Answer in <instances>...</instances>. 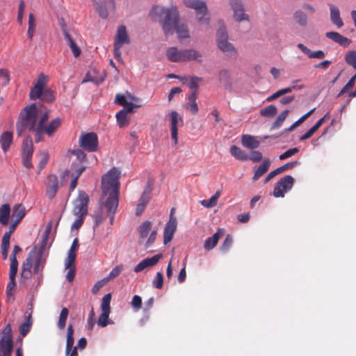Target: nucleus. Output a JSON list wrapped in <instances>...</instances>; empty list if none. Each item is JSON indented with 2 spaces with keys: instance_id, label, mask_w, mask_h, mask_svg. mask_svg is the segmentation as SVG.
<instances>
[{
  "instance_id": "obj_1",
  "label": "nucleus",
  "mask_w": 356,
  "mask_h": 356,
  "mask_svg": "<svg viewBox=\"0 0 356 356\" xmlns=\"http://www.w3.org/2000/svg\"><path fill=\"white\" fill-rule=\"evenodd\" d=\"M152 14L159 18L162 29L166 36L171 35L179 20L178 8L172 5L170 8L156 6L152 10Z\"/></svg>"
},
{
  "instance_id": "obj_2",
  "label": "nucleus",
  "mask_w": 356,
  "mask_h": 356,
  "mask_svg": "<svg viewBox=\"0 0 356 356\" xmlns=\"http://www.w3.org/2000/svg\"><path fill=\"white\" fill-rule=\"evenodd\" d=\"M120 171L113 168L102 179V192L104 196L108 194L106 199L108 204L116 205L117 200H119L120 190Z\"/></svg>"
},
{
  "instance_id": "obj_3",
  "label": "nucleus",
  "mask_w": 356,
  "mask_h": 356,
  "mask_svg": "<svg viewBox=\"0 0 356 356\" xmlns=\"http://www.w3.org/2000/svg\"><path fill=\"white\" fill-rule=\"evenodd\" d=\"M167 59L172 63H186L195 60L202 62V54L194 49H179L177 47H170L166 49Z\"/></svg>"
},
{
  "instance_id": "obj_4",
  "label": "nucleus",
  "mask_w": 356,
  "mask_h": 356,
  "mask_svg": "<svg viewBox=\"0 0 356 356\" xmlns=\"http://www.w3.org/2000/svg\"><path fill=\"white\" fill-rule=\"evenodd\" d=\"M37 120L38 109L35 104L24 108L16 124L18 136L22 135L26 130L31 131L37 128Z\"/></svg>"
},
{
  "instance_id": "obj_5",
  "label": "nucleus",
  "mask_w": 356,
  "mask_h": 356,
  "mask_svg": "<svg viewBox=\"0 0 356 356\" xmlns=\"http://www.w3.org/2000/svg\"><path fill=\"white\" fill-rule=\"evenodd\" d=\"M216 33V44L219 50L227 57L235 59L238 57V51L234 45L229 42V35L223 22H220Z\"/></svg>"
},
{
  "instance_id": "obj_6",
  "label": "nucleus",
  "mask_w": 356,
  "mask_h": 356,
  "mask_svg": "<svg viewBox=\"0 0 356 356\" xmlns=\"http://www.w3.org/2000/svg\"><path fill=\"white\" fill-rule=\"evenodd\" d=\"M294 184V179L291 175L281 178L275 184L273 195L275 197H284V193L289 191Z\"/></svg>"
},
{
  "instance_id": "obj_7",
  "label": "nucleus",
  "mask_w": 356,
  "mask_h": 356,
  "mask_svg": "<svg viewBox=\"0 0 356 356\" xmlns=\"http://www.w3.org/2000/svg\"><path fill=\"white\" fill-rule=\"evenodd\" d=\"M79 145L83 149L92 152L97 149L98 137L95 133L83 134L79 137Z\"/></svg>"
},
{
  "instance_id": "obj_8",
  "label": "nucleus",
  "mask_w": 356,
  "mask_h": 356,
  "mask_svg": "<svg viewBox=\"0 0 356 356\" xmlns=\"http://www.w3.org/2000/svg\"><path fill=\"white\" fill-rule=\"evenodd\" d=\"M88 195L85 191H80L78 197L74 202L73 214L86 216L88 213Z\"/></svg>"
},
{
  "instance_id": "obj_9",
  "label": "nucleus",
  "mask_w": 356,
  "mask_h": 356,
  "mask_svg": "<svg viewBox=\"0 0 356 356\" xmlns=\"http://www.w3.org/2000/svg\"><path fill=\"white\" fill-rule=\"evenodd\" d=\"M111 300V294H106L102 300L101 309L102 313L99 316L97 324L101 327H106L109 324V314L111 312L110 303Z\"/></svg>"
},
{
  "instance_id": "obj_10",
  "label": "nucleus",
  "mask_w": 356,
  "mask_h": 356,
  "mask_svg": "<svg viewBox=\"0 0 356 356\" xmlns=\"http://www.w3.org/2000/svg\"><path fill=\"white\" fill-rule=\"evenodd\" d=\"M59 188L58 178L56 175L50 174L45 182V195L49 200L55 197Z\"/></svg>"
},
{
  "instance_id": "obj_11",
  "label": "nucleus",
  "mask_w": 356,
  "mask_h": 356,
  "mask_svg": "<svg viewBox=\"0 0 356 356\" xmlns=\"http://www.w3.org/2000/svg\"><path fill=\"white\" fill-rule=\"evenodd\" d=\"M170 120L171 137L175 145H177L178 141V127L184 125V120L175 111H172L170 113Z\"/></svg>"
},
{
  "instance_id": "obj_12",
  "label": "nucleus",
  "mask_w": 356,
  "mask_h": 356,
  "mask_svg": "<svg viewBox=\"0 0 356 356\" xmlns=\"http://www.w3.org/2000/svg\"><path fill=\"white\" fill-rule=\"evenodd\" d=\"M93 2L96 11L102 19H106L108 15V10L113 9L114 0H91Z\"/></svg>"
},
{
  "instance_id": "obj_13",
  "label": "nucleus",
  "mask_w": 356,
  "mask_h": 356,
  "mask_svg": "<svg viewBox=\"0 0 356 356\" xmlns=\"http://www.w3.org/2000/svg\"><path fill=\"white\" fill-rule=\"evenodd\" d=\"M168 78H178L184 86L190 88V89H197L199 87L203 86L204 83L203 79L197 76L179 77L173 74H169Z\"/></svg>"
},
{
  "instance_id": "obj_14",
  "label": "nucleus",
  "mask_w": 356,
  "mask_h": 356,
  "mask_svg": "<svg viewBox=\"0 0 356 356\" xmlns=\"http://www.w3.org/2000/svg\"><path fill=\"white\" fill-rule=\"evenodd\" d=\"M177 225V218L174 216L170 215L169 220L166 223L163 231L164 244H167L172 241L173 234L176 231Z\"/></svg>"
},
{
  "instance_id": "obj_15",
  "label": "nucleus",
  "mask_w": 356,
  "mask_h": 356,
  "mask_svg": "<svg viewBox=\"0 0 356 356\" xmlns=\"http://www.w3.org/2000/svg\"><path fill=\"white\" fill-rule=\"evenodd\" d=\"M162 257L163 255L161 254H159L153 256L152 257L143 259L134 267V272L139 273L148 267L155 266Z\"/></svg>"
},
{
  "instance_id": "obj_16",
  "label": "nucleus",
  "mask_w": 356,
  "mask_h": 356,
  "mask_svg": "<svg viewBox=\"0 0 356 356\" xmlns=\"http://www.w3.org/2000/svg\"><path fill=\"white\" fill-rule=\"evenodd\" d=\"M36 248L35 247L29 252L26 260L24 261L22 268L21 275L25 278H29L31 275V268L33 267V257L35 254Z\"/></svg>"
},
{
  "instance_id": "obj_17",
  "label": "nucleus",
  "mask_w": 356,
  "mask_h": 356,
  "mask_svg": "<svg viewBox=\"0 0 356 356\" xmlns=\"http://www.w3.org/2000/svg\"><path fill=\"white\" fill-rule=\"evenodd\" d=\"M30 98L33 100L39 99L45 102H51L55 97L54 90H31Z\"/></svg>"
},
{
  "instance_id": "obj_18",
  "label": "nucleus",
  "mask_w": 356,
  "mask_h": 356,
  "mask_svg": "<svg viewBox=\"0 0 356 356\" xmlns=\"http://www.w3.org/2000/svg\"><path fill=\"white\" fill-rule=\"evenodd\" d=\"M325 36L343 47H348L352 42L351 40L335 31L327 32L325 33Z\"/></svg>"
},
{
  "instance_id": "obj_19",
  "label": "nucleus",
  "mask_w": 356,
  "mask_h": 356,
  "mask_svg": "<svg viewBox=\"0 0 356 356\" xmlns=\"http://www.w3.org/2000/svg\"><path fill=\"white\" fill-rule=\"evenodd\" d=\"M104 71L98 74L96 69H92L87 72L82 82L91 81L97 86L104 81Z\"/></svg>"
},
{
  "instance_id": "obj_20",
  "label": "nucleus",
  "mask_w": 356,
  "mask_h": 356,
  "mask_svg": "<svg viewBox=\"0 0 356 356\" xmlns=\"http://www.w3.org/2000/svg\"><path fill=\"white\" fill-rule=\"evenodd\" d=\"M134 107L135 105L134 104H129L126 108L116 113V119L120 127H123L128 124L127 115L128 113L133 112Z\"/></svg>"
},
{
  "instance_id": "obj_21",
  "label": "nucleus",
  "mask_w": 356,
  "mask_h": 356,
  "mask_svg": "<svg viewBox=\"0 0 356 356\" xmlns=\"http://www.w3.org/2000/svg\"><path fill=\"white\" fill-rule=\"evenodd\" d=\"M130 42L129 37L127 33L126 27L123 25L120 26L118 29L117 34L115 38V44L123 46Z\"/></svg>"
},
{
  "instance_id": "obj_22",
  "label": "nucleus",
  "mask_w": 356,
  "mask_h": 356,
  "mask_svg": "<svg viewBox=\"0 0 356 356\" xmlns=\"http://www.w3.org/2000/svg\"><path fill=\"white\" fill-rule=\"evenodd\" d=\"M298 48L301 50L309 58L323 59L325 56V54L322 50H317L315 51H311L307 47L302 43L297 44Z\"/></svg>"
},
{
  "instance_id": "obj_23",
  "label": "nucleus",
  "mask_w": 356,
  "mask_h": 356,
  "mask_svg": "<svg viewBox=\"0 0 356 356\" xmlns=\"http://www.w3.org/2000/svg\"><path fill=\"white\" fill-rule=\"evenodd\" d=\"M241 143L243 146L252 149L258 148L260 145V142L255 136L248 134L242 136Z\"/></svg>"
},
{
  "instance_id": "obj_24",
  "label": "nucleus",
  "mask_w": 356,
  "mask_h": 356,
  "mask_svg": "<svg viewBox=\"0 0 356 356\" xmlns=\"http://www.w3.org/2000/svg\"><path fill=\"white\" fill-rule=\"evenodd\" d=\"M330 20L332 23L335 25L338 29L343 26V22L340 17L339 9L333 4L330 6Z\"/></svg>"
},
{
  "instance_id": "obj_25",
  "label": "nucleus",
  "mask_w": 356,
  "mask_h": 356,
  "mask_svg": "<svg viewBox=\"0 0 356 356\" xmlns=\"http://www.w3.org/2000/svg\"><path fill=\"white\" fill-rule=\"evenodd\" d=\"M197 95L196 90H194L187 97L188 102L185 106V108L189 110L193 114H196L198 112L199 108L196 102Z\"/></svg>"
},
{
  "instance_id": "obj_26",
  "label": "nucleus",
  "mask_w": 356,
  "mask_h": 356,
  "mask_svg": "<svg viewBox=\"0 0 356 356\" xmlns=\"http://www.w3.org/2000/svg\"><path fill=\"white\" fill-rule=\"evenodd\" d=\"M13 133L10 131H4L0 136L1 147L4 152H6L11 143H13Z\"/></svg>"
},
{
  "instance_id": "obj_27",
  "label": "nucleus",
  "mask_w": 356,
  "mask_h": 356,
  "mask_svg": "<svg viewBox=\"0 0 356 356\" xmlns=\"http://www.w3.org/2000/svg\"><path fill=\"white\" fill-rule=\"evenodd\" d=\"M270 165V161L268 159H265L255 170L252 177V181H256L260 177H261L268 170Z\"/></svg>"
},
{
  "instance_id": "obj_28",
  "label": "nucleus",
  "mask_w": 356,
  "mask_h": 356,
  "mask_svg": "<svg viewBox=\"0 0 356 356\" xmlns=\"http://www.w3.org/2000/svg\"><path fill=\"white\" fill-rule=\"evenodd\" d=\"M10 211L8 204H3L0 207V223L2 225L6 226L8 224Z\"/></svg>"
},
{
  "instance_id": "obj_29",
  "label": "nucleus",
  "mask_w": 356,
  "mask_h": 356,
  "mask_svg": "<svg viewBox=\"0 0 356 356\" xmlns=\"http://www.w3.org/2000/svg\"><path fill=\"white\" fill-rule=\"evenodd\" d=\"M183 3L186 8L193 9L195 12L202 8L206 10L207 3L203 0H183Z\"/></svg>"
},
{
  "instance_id": "obj_30",
  "label": "nucleus",
  "mask_w": 356,
  "mask_h": 356,
  "mask_svg": "<svg viewBox=\"0 0 356 356\" xmlns=\"http://www.w3.org/2000/svg\"><path fill=\"white\" fill-rule=\"evenodd\" d=\"M196 17L198 22L201 25L209 26L210 17L209 16V11L207 5H206V10L204 8L200 9L196 12Z\"/></svg>"
},
{
  "instance_id": "obj_31",
  "label": "nucleus",
  "mask_w": 356,
  "mask_h": 356,
  "mask_svg": "<svg viewBox=\"0 0 356 356\" xmlns=\"http://www.w3.org/2000/svg\"><path fill=\"white\" fill-rule=\"evenodd\" d=\"M13 349V341L0 339V356H11Z\"/></svg>"
},
{
  "instance_id": "obj_32",
  "label": "nucleus",
  "mask_w": 356,
  "mask_h": 356,
  "mask_svg": "<svg viewBox=\"0 0 356 356\" xmlns=\"http://www.w3.org/2000/svg\"><path fill=\"white\" fill-rule=\"evenodd\" d=\"M25 214V207L22 204H18L13 207L12 217L17 221V223H19L23 219Z\"/></svg>"
},
{
  "instance_id": "obj_33",
  "label": "nucleus",
  "mask_w": 356,
  "mask_h": 356,
  "mask_svg": "<svg viewBox=\"0 0 356 356\" xmlns=\"http://www.w3.org/2000/svg\"><path fill=\"white\" fill-rule=\"evenodd\" d=\"M33 153V140L31 137L24 138L22 144V156H32Z\"/></svg>"
},
{
  "instance_id": "obj_34",
  "label": "nucleus",
  "mask_w": 356,
  "mask_h": 356,
  "mask_svg": "<svg viewBox=\"0 0 356 356\" xmlns=\"http://www.w3.org/2000/svg\"><path fill=\"white\" fill-rule=\"evenodd\" d=\"M175 31L177 33V37L179 40L186 39L190 38L189 30L185 24H180L179 22L176 24Z\"/></svg>"
},
{
  "instance_id": "obj_35",
  "label": "nucleus",
  "mask_w": 356,
  "mask_h": 356,
  "mask_svg": "<svg viewBox=\"0 0 356 356\" xmlns=\"http://www.w3.org/2000/svg\"><path fill=\"white\" fill-rule=\"evenodd\" d=\"M149 195L147 193H146L145 192H144L142 194V195L140 196V197L138 200V203L136 207V215L137 216H139L143 212L147 203L149 202Z\"/></svg>"
},
{
  "instance_id": "obj_36",
  "label": "nucleus",
  "mask_w": 356,
  "mask_h": 356,
  "mask_svg": "<svg viewBox=\"0 0 356 356\" xmlns=\"http://www.w3.org/2000/svg\"><path fill=\"white\" fill-rule=\"evenodd\" d=\"M220 237V232H216L212 236L207 238L204 243V248L206 250H212L218 243Z\"/></svg>"
},
{
  "instance_id": "obj_37",
  "label": "nucleus",
  "mask_w": 356,
  "mask_h": 356,
  "mask_svg": "<svg viewBox=\"0 0 356 356\" xmlns=\"http://www.w3.org/2000/svg\"><path fill=\"white\" fill-rule=\"evenodd\" d=\"M230 154L232 156L235 157L236 159L240 161H247L248 160V154L240 147L236 145H232L230 147Z\"/></svg>"
},
{
  "instance_id": "obj_38",
  "label": "nucleus",
  "mask_w": 356,
  "mask_h": 356,
  "mask_svg": "<svg viewBox=\"0 0 356 356\" xmlns=\"http://www.w3.org/2000/svg\"><path fill=\"white\" fill-rule=\"evenodd\" d=\"M45 247H46V241L43 240L42 243L38 250V256H37V258L34 263L33 273L35 274L38 273L39 271L40 270V263H41L42 255L44 251Z\"/></svg>"
},
{
  "instance_id": "obj_39",
  "label": "nucleus",
  "mask_w": 356,
  "mask_h": 356,
  "mask_svg": "<svg viewBox=\"0 0 356 356\" xmlns=\"http://www.w3.org/2000/svg\"><path fill=\"white\" fill-rule=\"evenodd\" d=\"M74 329L72 324H70L67 329V341H66V348H65V352H69L71 350V349L74 346Z\"/></svg>"
},
{
  "instance_id": "obj_40",
  "label": "nucleus",
  "mask_w": 356,
  "mask_h": 356,
  "mask_svg": "<svg viewBox=\"0 0 356 356\" xmlns=\"http://www.w3.org/2000/svg\"><path fill=\"white\" fill-rule=\"evenodd\" d=\"M60 124V119L59 118H56L52 120L47 126L44 127V131L45 134L49 136H51L54 132L58 129V127Z\"/></svg>"
},
{
  "instance_id": "obj_41",
  "label": "nucleus",
  "mask_w": 356,
  "mask_h": 356,
  "mask_svg": "<svg viewBox=\"0 0 356 356\" xmlns=\"http://www.w3.org/2000/svg\"><path fill=\"white\" fill-rule=\"evenodd\" d=\"M152 224L149 220H146L141 223L138 229L139 236L140 238L144 239L147 236L149 231L152 229Z\"/></svg>"
},
{
  "instance_id": "obj_42",
  "label": "nucleus",
  "mask_w": 356,
  "mask_h": 356,
  "mask_svg": "<svg viewBox=\"0 0 356 356\" xmlns=\"http://www.w3.org/2000/svg\"><path fill=\"white\" fill-rule=\"evenodd\" d=\"M293 18L300 26L305 27L307 25V16L303 11H296L293 14Z\"/></svg>"
},
{
  "instance_id": "obj_43",
  "label": "nucleus",
  "mask_w": 356,
  "mask_h": 356,
  "mask_svg": "<svg viewBox=\"0 0 356 356\" xmlns=\"http://www.w3.org/2000/svg\"><path fill=\"white\" fill-rule=\"evenodd\" d=\"M118 204H119V200H117L116 205H115V206L108 204V200H106V202L104 203V205L105 208L106 209L108 216L110 218V222L111 225L113 223L114 216H115L116 210L118 209Z\"/></svg>"
},
{
  "instance_id": "obj_44",
  "label": "nucleus",
  "mask_w": 356,
  "mask_h": 356,
  "mask_svg": "<svg viewBox=\"0 0 356 356\" xmlns=\"http://www.w3.org/2000/svg\"><path fill=\"white\" fill-rule=\"evenodd\" d=\"M220 195V191H216V193L209 200H204L201 202V204L207 207L211 208L215 207L217 204L218 200Z\"/></svg>"
},
{
  "instance_id": "obj_45",
  "label": "nucleus",
  "mask_w": 356,
  "mask_h": 356,
  "mask_svg": "<svg viewBox=\"0 0 356 356\" xmlns=\"http://www.w3.org/2000/svg\"><path fill=\"white\" fill-rule=\"evenodd\" d=\"M35 29V18L33 14L30 13L29 15V27L27 30L28 38L32 40Z\"/></svg>"
},
{
  "instance_id": "obj_46",
  "label": "nucleus",
  "mask_w": 356,
  "mask_h": 356,
  "mask_svg": "<svg viewBox=\"0 0 356 356\" xmlns=\"http://www.w3.org/2000/svg\"><path fill=\"white\" fill-rule=\"evenodd\" d=\"M277 112V108L274 105H269L260 110V115L264 117H274Z\"/></svg>"
},
{
  "instance_id": "obj_47",
  "label": "nucleus",
  "mask_w": 356,
  "mask_h": 356,
  "mask_svg": "<svg viewBox=\"0 0 356 356\" xmlns=\"http://www.w3.org/2000/svg\"><path fill=\"white\" fill-rule=\"evenodd\" d=\"M69 311L67 308L63 307L60 313L59 319L58 322V327L59 329L63 330L65 327L66 321L68 316Z\"/></svg>"
},
{
  "instance_id": "obj_48",
  "label": "nucleus",
  "mask_w": 356,
  "mask_h": 356,
  "mask_svg": "<svg viewBox=\"0 0 356 356\" xmlns=\"http://www.w3.org/2000/svg\"><path fill=\"white\" fill-rule=\"evenodd\" d=\"M32 324L31 316L29 315L25 322H24L19 327L20 334L25 337L30 331Z\"/></svg>"
},
{
  "instance_id": "obj_49",
  "label": "nucleus",
  "mask_w": 356,
  "mask_h": 356,
  "mask_svg": "<svg viewBox=\"0 0 356 356\" xmlns=\"http://www.w3.org/2000/svg\"><path fill=\"white\" fill-rule=\"evenodd\" d=\"M48 81H49L48 76H45L42 73L40 74L38 79V81H36L35 84L34 85V86L32 89H35V90L44 89V88L47 85Z\"/></svg>"
},
{
  "instance_id": "obj_50",
  "label": "nucleus",
  "mask_w": 356,
  "mask_h": 356,
  "mask_svg": "<svg viewBox=\"0 0 356 356\" xmlns=\"http://www.w3.org/2000/svg\"><path fill=\"white\" fill-rule=\"evenodd\" d=\"M234 13V19L238 22H241L243 21H249V17L248 15L245 13L244 8H241L240 10H236L233 11Z\"/></svg>"
},
{
  "instance_id": "obj_51",
  "label": "nucleus",
  "mask_w": 356,
  "mask_h": 356,
  "mask_svg": "<svg viewBox=\"0 0 356 356\" xmlns=\"http://www.w3.org/2000/svg\"><path fill=\"white\" fill-rule=\"evenodd\" d=\"M288 114H289L288 110H284L282 113H280V115L277 116V119L275 120V121L273 122L271 129H274L280 127L282 124V123L285 120V119L286 118Z\"/></svg>"
},
{
  "instance_id": "obj_52",
  "label": "nucleus",
  "mask_w": 356,
  "mask_h": 356,
  "mask_svg": "<svg viewBox=\"0 0 356 356\" xmlns=\"http://www.w3.org/2000/svg\"><path fill=\"white\" fill-rule=\"evenodd\" d=\"M315 108L310 110L309 112L303 115L301 118H300L296 122H295L290 127H289L286 131H291L293 130L296 127L302 124L306 119H307L315 111Z\"/></svg>"
},
{
  "instance_id": "obj_53",
  "label": "nucleus",
  "mask_w": 356,
  "mask_h": 356,
  "mask_svg": "<svg viewBox=\"0 0 356 356\" xmlns=\"http://www.w3.org/2000/svg\"><path fill=\"white\" fill-rule=\"evenodd\" d=\"M315 108L310 110L309 112L303 115L301 118H300L296 122H295L290 127H289L286 131H291L293 130L296 127L302 124L306 119H307L315 111Z\"/></svg>"
},
{
  "instance_id": "obj_54",
  "label": "nucleus",
  "mask_w": 356,
  "mask_h": 356,
  "mask_svg": "<svg viewBox=\"0 0 356 356\" xmlns=\"http://www.w3.org/2000/svg\"><path fill=\"white\" fill-rule=\"evenodd\" d=\"M1 248L2 257L3 259H6L8 257V252L10 248V241L8 240L7 236L2 237Z\"/></svg>"
},
{
  "instance_id": "obj_55",
  "label": "nucleus",
  "mask_w": 356,
  "mask_h": 356,
  "mask_svg": "<svg viewBox=\"0 0 356 356\" xmlns=\"http://www.w3.org/2000/svg\"><path fill=\"white\" fill-rule=\"evenodd\" d=\"M345 60L349 65L356 70V51H348L345 56Z\"/></svg>"
},
{
  "instance_id": "obj_56",
  "label": "nucleus",
  "mask_w": 356,
  "mask_h": 356,
  "mask_svg": "<svg viewBox=\"0 0 356 356\" xmlns=\"http://www.w3.org/2000/svg\"><path fill=\"white\" fill-rule=\"evenodd\" d=\"M2 337L1 339H3L5 341H13V334H12V327L10 323H8L5 327L2 330Z\"/></svg>"
},
{
  "instance_id": "obj_57",
  "label": "nucleus",
  "mask_w": 356,
  "mask_h": 356,
  "mask_svg": "<svg viewBox=\"0 0 356 356\" xmlns=\"http://www.w3.org/2000/svg\"><path fill=\"white\" fill-rule=\"evenodd\" d=\"M124 268V266L122 264H120L116 266L114 268L112 269V270L110 272L108 275L104 278V280H106V281L109 280H113L115 277H117L120 274L122 273V270Z\"/></svg>"
},
{
  "instance_id": "obj_58",
  "label": "nucleus",
  "mask_w": 356,
  "mask_h": 356,
  "mask_svg": "<svg viewBox=\"0 0 356 356\" xmlns=\"http://www.w3.org/2000/svg\"><path fill=\"white\" fill-rule=\"evenodd\" d=\"M10 81L9 72L6 69H0V86L5 87Z\"/></svg>"
},
{
  "instance_id": "obj_59",
  "label": "nucleus",
  "mask_w": 356,
  "mask_h": 356,
  "mask_svg": "<svg viewBox=\"0 0 356 356\" xmlns=\"http://www.w3.org/2000/svg\"><path fill=\"white\" fill-rule=\"evenodd\" d=\"M40 159L38 163V168H39L38 173H40V171L45 167V165H47V163L49 161V155L46 152H41L40 154Z\"/></svg>"
},
{
  "instance_id": "obj_60",
  "label": "nucleus",
  "mask_w": 356,
  "mask_h": 356,
  "mask_svg": "<svg viewBox=\"0 0 356 356\" xmlns=\"http://www.w3.org/2000/svg\"><path fill=\"white\" fill-rule=\"evenodd\" d=\"M152 285L159 289H161L163 286V275L162 273L157 272L156 276L152 281Z\"/></svg>"
},
{
  "instance_id": "obj_61",
  "label": "nucleus",
  "mask_w": 356,
  "mask_h": 356,
  "mask_svg": "<svg viewBox=\"0 0 356 356\" xmlns=\"http://www.w3.org/2000/svg\"><path fill=\"white\" fill-rule=\"evenodd\" d=\"M76 253L72 252V251H68L67 257L65 264V268L74 266V264L76 260Z\"/></svg>"
},
{
  "instance_id": "obj_62",
  "label": "nucleus",
  "mask_w": 356,
  "mask_h": 356,
  "mask_svg": "<svg viewBox=\"0 0 356 356\" xmlns=\"http://www.w3.org/2000/svg\"><path fill=\"white\" fill-rule=\"evenodd\" d=\"M94 220H95V222H94L93 228H96L102 222V221L104 220L103 212L101 209H98V210L95 211V212L94 213Z\"/></svg>"
},
{
  "instance_id": "obj_63",
  "label": "nucleus",
  "mask_w": 356,
  "mask_h": 356,
  "mask_svg": "<svg viewBox=\"0 0 356 356\" xmlns=\"http://www.w3.org/2000/svg\"><path fill=\"white\" fill-rule=\"evenodd\" d=\"M18 268V261L17 259H10V266L9 277H15Z\"/></svg>"
},
{
  "instance_id": "obj_64",
  "label": "nucleus",
  "mask_w": 356,
  "mask_h": 356,
  "mask_svg": "<svg viewBox=\"0 0 356 356\" xmlns=\"http://www.w3.org/2000/svg\"><path fill=\"white\" fill-rule=\"evenodd\" d=\"M68 153H70V154L76 156L77 159L81 162L85 161L86 160V154L83 152V150H81L80 149L69 150Z\"/></svg>"
}]
</instances>
